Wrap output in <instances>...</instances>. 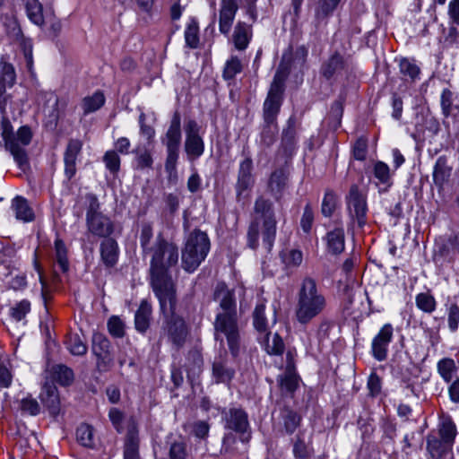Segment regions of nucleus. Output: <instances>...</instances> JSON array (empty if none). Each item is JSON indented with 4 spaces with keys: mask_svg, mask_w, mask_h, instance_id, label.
Instances as JSON below:
<instances>
[{
    "mask_svg": "<svg viewBox=\"0 0 459 459\" xmlns=\"http://www.w3.org/2000/svg\"><path fill=\"white\" fill-rule=\"evenodd\" d=\"M214 299L219 301L221 309L217 313L213 323L214 339L221 344L226 339L229 351L235 359L240 354L243 342L238 326L234 291L225 283H218L214 290Z\"/></svg>",
    "mask_w": 459,
    "mask_h": 459,
    "instance_id": "nucleus-1",
    "label": "nucleus"
},
{
    "mask_svg": "<svg viewBox=\"0 0 459 459\" xmlns=\"http://www.w3.org/2000/svg\"><path fill=\"white\" fill-rule=\"evenodd\" d=\"M277 233V219L273 202L264 195H258L254 203L250 223L247 231V246L252 250L259 247V238L270 252Z\"/></svg>",
    "mask_w": 459,
    "mask_h": 459,
    "instance_id": "nucleus-2",
    "label": "nucleus"
},
{
    "mask_svg": "<svg viewBox=\"0 0 459 459\" xmlns=\"http://www.w3.org/2000/svg\"><path fill=\"white\" fill-rule=\"evenodd\" d=\"M150 274L154 294L176 292V285L168 270L178 262V248L159 234L152 247Z\"/></svg>",
    "mask_w": 459,
    "mask_h": 459,
    "instance_id": "nucleus-3",
    "label": "nucleus"
},
{
    "mask_svg": "<svg viewBox=\"0 0 459 459\" xmlns=\"http://www.w3.org/2000/svg\"><path fill=\"white\" fill-rule=\"evenodd\" d=\"M155 296L159 300L162 320L160 336H166L168 342L178 351L186 342L189 328L184 317L177 313V291Z\"/></svg>",
    "mask_w": 459,
    "mask_h": 459,
    "instance_id": "nucleus-4",
    "label": "nucleus"
},
{
    "mask_svg": "<svg viewBox=\"0 0 459 459\" xmlns=\"http://www.w3.org/2000/svg\"><path fill=\"white\" fill-rule=\"evenodd\" d=\"M326 306L324 290L314 278L306 276L297 293L295 316L298 322L301 325L309 324L325 311Z\"/></svg>",
    "mask_w": 459,
    "mask_h": 459,
    "instance_id": "nucleus-5",
    "label": "nucleus"
},
{
    "mask_svg": "<svg viewBox=\"0 0 459 459\" xmlns=\"http://www.w3.org/2000/svg\"><path fill=\"white\" fill-rule=\"evenodd\" d=\"M1 126V136L4 142L5 149L11 152L18 167L25 170L29 167V158L24 147L31 142L32 133L30 128L28 126H21L16 135H14L9 120L4 119Z\"/></svg>",
    "mask_w": 459,
    "mask_h": 459,
    "instance_id": "nucleus-6",
    "label": "nucleus"
},
{
    "mask_svg": "<svg viewBox=\"0 0 459 459\" xmlns=\"http://www.w3.org/2000/svg\"><path fill=\"white\" fill-rule=\"evenodd\" d=\"M290 74L287 65L280 64L273 76L267 96L263 105L264 124H275L283 102L285 82Z\"/></svg>",
    "mask_w": 459,
    "mask_h": 459,
    "instance_id": "nucleus-7",
    "label": "nucleus"
},
{
    "mask_svg": "<svg viewBox=\"0 0 459 459\" xmlns=\"http://www.w3.org/2000/svg\"><path fill=\"white\" fill-rule=\"evenodd\" d=\"M211 248L208 235L198 230H194L187 237L182 250V267L187 273L195 272L205 260Z\"/></svg>",
    "mask_w": 459,
    "mask_h": 459,
    "instance_id": "nucleus-8",
    "label": "nucleus"
},
{
    "mask_svg": "<svg viewBox=\"0 0 459 459\" xmlns=\"http://www.w3.org/2000/svg\"><path fill=\"white\" fill-rule=\"evenodd\" d=\"M181 142V115L176 110L164 136L161 137V143L166 147L165 171L169 176L177 174Z\"/></svg>",
    "mask_w": 459,
    "mask_h": 459,
    "instance_id": "nucleus-9",
    "label": "nucleus"
},
{
    "mask_svg": "<svg viewBox=\"0 0 459 459\" xmlns=\"http://www.w3.org/2000/svg\"><path fill=\"white\" fill-rule=\"evenodd\" d=\"M349 216L359 228H363L368 221V203L366 193L358 185H351L345 197Z\"/></svg>",
    "mask_w": 459,
    "mask_h": 459,
    "instance_id": "nucleus-10",
    "label": "nucleus"
},
{
    "mask_svg": "<svg viewBox=\"0 0 459 459\" xmlns=\"http://www.w3.org/2000/svg\"><path fill=\"white\" fill-rule=\"evenodd\" d=\"M225 429L234 431L242 442L251 438V428L247 412L240 407H230L222 412Z\"/></svg>",
    "mask_w": 459,
    "mask_h": 459,
    "instance_id": "nucleus-11",
    "label": "nucleus"
},
{
    "mask_svg": "<svg viewBox=\"0 0 459 459\" xmlns=\"http://www.w3.org/2000/svg\"><path fill=\"white\" fill-rule=\"evenodd\" d=\"M200 130L201 126L195 119H189L185 124L184 151L189 161L198 160L204 153L205 144Z\"/></svg>",
    "mask_w": 459,
    "mask_h": 459,
    "instance_id": "nucleus-12",
    "label": "nucleus"
},
{
    "mask_svg": "<svg viewBox=\"0 0 459 459\" xmlns=\"http://www.w3.org/2000/svg\"><path fill=\"white\" fill-rule=\"evenodd\" d=\"M394 331L393 325L386 323L372 339L370 352L377 361H384L387 359L389 346L394 340Z\"/></svg>",
    "mask_w": 459,
    "mask_h": 459,
    "instance_id": "nucleus-13",
    "label": "nucleus"
},
{
    "mask_svg": "<svg viewBox=\"0 0 459 459\" xmlns=\"http://www.w3.org/2000/svg\"><path fill=\"white\" fill-rule=\"evenodd\" d=\"M236 375L231 366L228 351L223 350L214 358L212 365V377L216 384L230 385Z\"/></svg>",
    "mask_w": 459,
    "mask_h": 459,
    "instance_id": "nucleus-14",
    "label": "nucleus"
},
{
    "mask_svg": "<svg viewBox=\"0 0 459 459\" xmlns=\"http://www.w3.org/2000/svg\"><path fill=\"white\" fill-rule=\"evenodd\" d=\"M290 185V171L283 167L275 169L267 182V190L274 201L281 204Z\"/></svg>",
    "mask_w": 459,
    "mask_h": 459,
    "instance_id": "nucleus-15",
    "label": "nucleus"
},
{
    "mask_svg": "<svg viewBox=\"0 0 459 459\" xmlns=\"http://www.w3.org/2000/svg\"><path fill=\"white\" fill-rule=\"evenodd\" d=\"M91 351L97 358V365L101 369H108L113 363L111 354V343L101 333H95L92 335Z\"/></svg>",
    "mask_w": 459,
    "mask_h": 459,
    "instance_id": "nucleus-16",
    "label": "nucleus"
},
{
    "mask_svg": "<svg viewBox=\"0 0 459 459\" xmlns=\"http://www.w3.org/2000/svg\"><path fill=\"white\" fill-rule=\"evenodd\" d=\"M88 233L100 238H108L115 231V223L108 215L101 213L85 219Z\"/></svg>",
    "mask_w": 459,
    "mask_h": 459,
    "instance_id": "nucleus-17",
    "label": "nucleus"
},
{
    "mask_svg": "<svg viewBox=\"0 0 459 459\" xmlns=\"http://www.w3.org/2000/svg\"><path fill=\"white\" fill-rule=\"evenodd\" d=\"M320 73L326 80H336L346 75L348 65L343 56L335 52L323 63Z\"/></svg>",
    "mask_w": 459,
    "mask_h": 459,
    "instance_id": "nucleus-18",
    "label": "nucleus"
},
{
    "mask_svg": "<svg viewBox=\"0 0 459 459\" xmlns=\"http://www.w3.org/2000/svg\"><path fill=\"white\" fill-rule=\"evenodd\" d=\"M238 10V0H220L219 30L228 35Z\"/></svg>",
    "mask_w": 459,
    "mask_h": 459,
    "instance_id": "nucleus-19",
    "label": "nucleus"
},
{
    "mask_svg": "<svg viewBox=\"0 0 459 459\" xmlns=\"http://www.w3.org/2000/svg\"><path fill=\"white\" fill-rule=\"evenodd\" d=\"M139 436L136 421L130 418L127 422L124 444V459H141L139 453Z\"/></svg>",
    "mask_w": 459,
    "mask_h": 459,
    "instance_id": "nucleus-20",
    "label": "nucleus"
},
{
    "mask_svg": "<svg viewBox=\"0 0 459 459\" xmlns=\"http://www.w3.org/2000/svg\"><path fill=\"white\" fill-rule=\"evenodd\" d=\"M82 143L78 139L69 140L64 153L65 176L71 180L76 174V160L81 155Z\"/></svg>",
    "mask_w": 459,
    "mask_h": 459,
    "instance_id": "nucleus-21",
    "label": "nucleus"
},
{
    "mask_svg": "<svg viewBox=\"0 0 459 459\" xmlns=\"http://www.w3.org/2000/svg\"><path fill=\"white\" fill-rule=\"evenodd\" d=\"M453 172V166L449 163L446 155L439 156L433 167L432 179L437 190L443 191L445 186L449 182Z\"/></svg>",
    "mask_w": 459,
    "mask_h": 459,
    "instance_id": "nucleus-22",
    "label": "nucleus"
},
{
    "mask_svg": "<svg viewBox=\"0 0 459 459\" xmlns=\"http://www.w3.org/2000/svg\"><path fill=\"white\" fill-rule=\"evenodd\" d=\"M39 399L51 416L56 417L59 414L60 397L58 390L54 384H44L39 394Z\"/></svg>",
    "mask_w": 459,
    "mask_h": 459,
    "instance_id": "nucleus-23",
    "label": "nucleus"
},
{
    "mask_svg": "<svg viewBox=\"0 0 459 459\" xmlns=\"http://www.w3.org/2000/svg\"><path fill=\"white\" fill-rule=\"evenodd\" d=\"M253 160L250 156H246L240 162L238 172V180L236 183V192L238 198L243 192L251 188L254 183L253 176Z\"/></svg>",
    "mask_w": 459,
    "mask_h": 459,
    "instance_id": "nucleus-24",
    "label": "nucleus"
},
{
    "mask_svg": "<svg viewBox=\"0 0 459 459\" xmlns=\"http://www.w3.org/2000/svg\"><path fill=\"white\" fill-rule=\"evenodd\" d=\"M100 258L108 268L114 267L119 256V247L116 239L112 238H104L100 246Z\"/></svg>",
    "mask_w": 459,
    "mask_h": 459,
    "instance_id": "nucleus-25",
    "label": "nucleus"
},
{
    "mask_svg": "<svg viewBox=\"0 0 459 459\" xmlns=\"http://www.w3.org/2000/svg\"><path fill=\"white\" fill-rule=\"evenodd\" d=\"M326 251L333 255H341L345 249V233L343 228L337 227L328 231L325 237Z\"/></svg>",
    "mask_w": 459,
    "mask_h": 459,
    "instance_id": "nucleus-26",
    "label": "nucleus"
},
{
    "mask_svg": "<svg viewBox=\"0 0 459 459\" xmlns=\"http://www.w3.org/2000/svg\"><path fill=\"white\" fill-rule=\"evenodd\" d=\"M152 306L147 299H143L134 315V325L137 332L145 333L150 327Z\"/></svg>",
    "mask_w": 459,
    "mask_h": 459,
    "instance_id": "nucleus-27",
    "label": "nucleus"
},
{
    "mask_svg": "<svg viewBox=\"0 0 459 459\" xmlns=\"http://www.w3.org/2000/svg\"><path fill=\"white\" fill-rule=\"evenodd\" d=\"M426 448L432 459H440L452 450L453 446L435 434H429Z\"/></svg>",
    "mask_w": 459,
    "mask_h": 459,
    "instance_id": "nucleus-28",
    "label": "nucleus"
},
{
    "mask_svg": "<svg viewBox=\"0 0 459 459\" xmlns=\"http://www.w3.org/2000/svg\"><path fill=\"white\" fill-rule=\"evenodd\" d=\"M252 36L253 32L251 25L241 21L238 22L232 35V40L235 48L240 51L245 50L248 47L252 39Z\"/></svg>",
    "mask_w": 459,
    "mask_h": 459,
    "instance_id": "nucleus-29",
    "label": "nucleus"
},
{
    "mask_svg": "<svg viewBox=\"0 0 459 459\" xmlns=\"http://www.w3.org/2000/svg\"><path fill=\"white\" fill-rule=\"evenodd\" d=\"M167 445L169 446V459H187L190 448L186 438L182 436L173 437L172 435L168 437Z\"/></svg>",
    "mask_w": 459,
    "mask_h": 459,
    "instance_id": "nucleus-30",
    "label": "nucleus"
},
{
    "mask_svg": "<svg viewBox=\"0 0 459 459\" xmlns=\"http://www.w3.org/2000/svg\"><path fill=\"white\" fill-rule=\"evenodd\" d=\"M296 118L290 117L287 121V126L282 131L281 146L286 153L291 154L296 145Z\"/></svg>",
    "mask_w": 459,
    "mask_h": 459,
    "instance_id": "nucleus-31",
    "label": "nucleus"
},
{
    "mask_svg": "<svg viewBox=\"0 0 459 459\" xmlns=\"http://www.w3.org/2000/svg\"><path fill=\"white\" fill-rule=\"evenodd\" d=\"M12 208L15 212L16 219L24 222L32 221L35 218L32 208L28 201L22 196H16L12 203Z\"/></svg>",
    "mask_w": 459,
    "mask_h": 459,
    "instance_id": "nucleus-32",
    "label": "nucleus"
},
{
    "mask_svg": "<svg viewBox=\"0 0 459 459\" xmlns=\"http://www.w3.org/2000/svg\"><path fill=\"white\" fill-rule=\"evenodd\" d=\"M29 20L39 27L45 24L43 5L39 0H23Z\"/></svg>",
    "mask_w": 459,
    "mask_h": 459,
    "instance_id": "nucleus-33",
    "label": "nucleus"
},
{
    "mask_svg": "<svg viewBox=\"0 0 459 459\" xmlns=\"http://www.w3.org/2000/svg\"><path fill=\"white\" fill-rule=\"evenodd\" d=\"M185 43L186 47L195 49L199 46V23L196 18L191 17L187 22L185 29Z\"/></svg>",
    "mask_w": 459,
    "mask_h": 459,
    "instance_id": "nucleus-34",
    "label": "nucleus"
},
{
    "mask_svg": "<svg viewBox=\"0 0 459 459\" xmlns=\"http://www.w3.org/2000/svg\"><path fill=\"white\" fill-rule=\"evenodd\" d=\"M279 256L286 270L298 268L303 261V254L295 248H286L280 252Z\"/></svg>",
    "mask_w": 459,
    "mask_h": 459,
    "instance_id": "nucleus-35",
    "label": "nucleus"
},
{
    "mask_svg": "<svg viewBox=\"0 0 459 459\" xmlns=\"http://www.w3.org/2000/svg\"><path fill=\"white\" fill-rule=\"evenodd\" d=\"M55 262L62 273L69 270L68 249L63 239L56 238L54 241Z\"/></svg>",
    "mask_w": 459,
    "mask_h": 459,
    "instance_id": "nucleus-36",
    "label": "nucleus"
},
{
    "mask_svg": "<svg viewBox=\"0 0 459 459\" xmlns=\"http://www.w3.org/2000/svg\"><path fill=\"white\" fill-rule=\"evenodd\" d=\"M50 373L52 378L64 386L70 385L74 379L73 369L63 364L54 365Z\"/></svg>",
    "mask_w": 459,
    "mask_h": 459,
    "instance_id": "nucleus-37",
    "label": "nucleus"
},
{
    "mask_svg": "<svg viewBox=\"0 0 459 459\" xmlns=\"http://www.w3.org/2000/svg\"><path fill=\"white\" fill-rule=\"evenodd\" d=\"M204 359L198 351H190L187 355V363L186 365L187 377L193 379L198 377L202 372Z\"/></svg>",
    "mask_w": 459,
    "mask_h": 459,
    "instance_id": "nucleus-38",
    "label": "nucleus"
},
{
    "mask_svg": "<svg viewBox=\"0 0 459 459\" xmlns=\"http://www.w3.org/2000/svg\"><path fill=\"white\" fill-rule=\"evenodd\" d=\"M342 0H318L315 10V18L318 22L325 21L333 15Z\"/></svg>",
    "mask_w": 459,
    "mask_h": 459,
    "instance_id": "nucleus-39",
    "label": "nucleus"
},
{
    "mask_svg": "<svg viewBox=\"0 0 459 459\" xmlns=\"http://www.w3.org/2000/svg\"><path fill=\"white\" fill-rule=\"evenodd\" d=\"M457 429L451 417H443L438 426V437L454 446Z\"/></svg>",
    "mask_w": 459,
    "mask_h": 459,
    "instance_id": "nucleus-40",
    "label": "nucleus"
},
{
    "mask_svg": "<svg viewBox=\"0 0 459 459\" xmlns=\"http://www.w3.org/2000/svg\"><path fill=\"white\" fill-rule=\"evenodd\" d=\"M105 104V96L102 91H97L91 96H86L82 100V108L86 116L99 110Z\"/></svg>",
    "mask_w": 459,
    "mask_h": 459,
    "instance_id": "nucleus-41",
    "label": "nucleus"
},
{
    "mask_svg": "<svg viewBox=\"0 0 459 459\" xmlns=\"http://www.w3.org/2000/svg\"><path fill=\"white\" fill-rule=\"evenodd\" d=\"M299 377L298 373H283L277 377L281 392L284 394H292L299 386Z\"/></svg>",
    "mask_w": 459,
    "mask_h": 459,
    "instance_id": "nucleus-42",
    "label": "nucleus"
},
{
    "mask_svg": "<svg viewBox=\"0 0 459 459\" xmlns=\"http://www.w3.org/2000/svg\"><path fill=\"white\" fill-rule=\"evenodd\" d=\"M399 71L401 74L411 82H414L420 74V68L416 64L415 60L403 57L399 62Z\"/></svg>",
    "mask_w": 459,
    "mask_h": 459,
    "instance_id": "nucleus-43",
    "label": "nucleus"
},
{
    "mask_svg": "<svg viewBox=\"0 0 459 459\" xmlns=\"http://www.w3.org/2000/svg\"><path fill=\"white\" fill-rule=\"evenodd\" d=\"M416 307L426 314H432L437 306L435 297L430 291L418 293L415 297Z\"/></svg>",
    "mask_w": 459,
    "mask_h": 459,
    "instance_id": "nucleus-44",
    "label": "nucleus"
},
{
    "mask_svg": "<svg viewBox=\"0 0 459 459\" xmlns=\"http://www.w3.org/2000/svg\"><path fill=\"white\" fill-rule=\"evenodd\" d=\"M373 173L378 182L385 186V188L383 191H387V189L393 185L389 166L384 161L378 160L374 164Z\"/></svg>",
    "mask_w": 459,
    "mask_h": 459,
    "instance_id": "nucleus-45",
    "label": "nucleus"
},
{
    "mask_svg": "<svg viewBox=\"0 0 459 459\" xmlns=\"http://www.w3.org/2000/svg\"><path fill=\"white\" fill-rule=\"evenodd\" d=\"M455 98V93L450 89H443L440 95V107L445 117H449L455 109H459V106L454 104Z\"/></svg>",
    "mask_w": 459,
    "mask_h": 459,
    "instance_id": "nucleus-46",
    "label": "nucleus"
},
{
    "mask_svg": "<svg viewBox=\"0 0 459 459\" xmlns=\"http://www.w3.org/2000/svg\"><path fill=\"white\" fill-rule=\"evenodd\" d=\"M65 343L74 356H83L87 353L88 347L77 333L68 334Z\"/></svg>",
    "mask_w": 459,
    "mask_h": 459,
    "instance_id": "nucleus-47",
    "label": "nucleus"
},
{
    "mask_svg": "<svg viewBox=\"0 0 459 459\" xmlns=\"http://www.w3.org/2000/svg\"><path fill=\"white\" fill-rule=\"evenodd\" d=\"M282 421L285 432L291 435L299 427L301 416L293 410L286 408L282 411Z\"/></svg>",
    "mask_w": 459,
    "mask_h": 459,
    "instance_id": "nucleus-48",
    "label": "nucleus"
},
{
    "mask_svg": "<svg viewBox=\"0 0 459 459\" xmlns=\"http://www.w3.org/2000/svg\"><path fill=\"white\" fill-rule=\"evenodd\" d=\"M437 369L442 379L446 383H450L454 374L457 370L455 362L451 358H443L437 364Z\"/></svg>",
    "mask_w": 459,
    "mask_h": 459,
    "instance_id": "nucleus-49",
    "label": "nucleus"
},
{
    "mask_svg": "<svg viewBox=\"0 0 459 459\" xmlns=\"http://www.w3.org/2000/svg\"><path fill=\"white\" fill-rule=\"evenodd\" d=\"M153 238V227L151 222H143L141 225L139 241L143 255L151 254L152 247L150 246Z\"/></svg>",
    "mask_w": 459,
    "mask_h": 459,
    "instance_id": "nucleus-50",
    "label": "nucleus"
},
{
    "mask_svg": "<svg viewBox=\"0 0 459 459\" xmlns=\"http://www.w3.org/2000/svg\"><path fill=\"white\" fill-rule=\"evenodd\" d=\"M338 205V196L331 189H327L325 192V195L323 197L322 204H321V213L325 217H331L335 212Z\"/></svg>",
    "mask_w": 459,
    "mask_h": 459,
    "instance_id": "nucleus-51",
    "label": "nucleus"
},
{
    "mask_svg": "<svg viewBox=\"0 0 459 459\" xmlns=\"http://www.w3.org/2000/svg\"><path fill=\"white\" fill-rule=\"evenodd\" d=\"M76 439L80 445L91 448L94 446L93 429L89 424H81L76 429Z\"/></svg>",
    "mask_w": 459,
    "mask_h": 459,
    "instance_id": "nucleus-52",
    "label": "nucleus"
},
{
    "mask_svg": "<svg viewBox=\"0 0 459 459\" xmlns=\"http://www.w3.org/2000/svg\"><path fill=\"white\" fill-rule=\"evenodd\" d=\"M253 325L260 333H266L268 330V321L265 316V305L264 302L256 304L253 312Z\"/></svg>",
    "mask_w": 459,
    "mask_h": 459,
    "instance_id": "nucleus-53",
    "label": "nucleus"
},
{
    "mask_svg": "<svg viewBox=\"0 0 459 459\" xmlns=\"http://www.w3.org/2000/svg\"><path fill=\"white\" fill-rule=\"evenodd\" d=\"M15 81L16 73L13 65L2 57L0 60V82L8 87H13Z\"/></svg>",
    "mask_w": 459,
    "mask_h": 459,
    "instance_id": "nucleus-54",
    "label": "nucleus"
},
{
    "mask_svg": "<svg viewBox=\"0 0 459 459\" xmlns=\"http://www.w3.org/2000/svg\"><path fill=\"white\" fill-rule=\"evenodd\" d=\"M243 70V65L241 60L237 56H230L226 61L222 77L226 81L233 80L238 74H240Z\"/></svg>",
    "mask_w": 459,
    "mask_h": 459,
    "instance_id": "nucleus-55",
    "label": "nucleus"
},
{
    "mask_svg": "<svg viewBox=\"0 0 459 459\" xmlns=\"http://www.w3.org/2000/svg\"><path fill=\"white\" fill-rule=\"evenodd\" d=\"M293 455L298 459H307L311 455V450L306 444L304 436L301 432H299L293 443Z\"/></svg>",
    "mask_w": 459,
    "mask_h": 459,
    "instance_id": "nucleus-56",
    "label": "nucleus"
},
{
    "mask_svg": "<svg viewBox=\"0 0 459 459\" xmlns=\"http://www.w3.org/2000/svg\"><path fill=\"white\" fill-rule=\"evenodd\" d=\"M103 162L106 169L114 176L120 170L121 159L115 151H108L103 156Z\"/></svg>",
    "mask_w": 459,
    "mask_h": 459,
    "instance_id": "nucleus-57",
    "label": "nucleus"
},
{
    "mask_svg": "<svg viewBox=\"0 0 459 459\" xmlns=\"http://www.w3.org/2000/svg\"><path fill=\"white\" fill-rule=\"evenodd\" d=\"M30 312V302L28 299H22L10 308V316L16 322L23 320Z\"/></svg>",
    "mask_w": 459,
    "mask_h": 459,
    "instance_id": "nucleus-58",
    "label": "nucleus"
},
{
    "mask_svg": "<svg viewBox=\"0 0 459 459\" xmlns=\"http://www.w3.org/2000/svg\"><path fill=\"white\" fill-rule=\"evenodd\" d=\"M135 153V162L137 169H152L153 164V159L152 153L147 149L144 150H135L133 152Z\"/></svg>",
    "mask_w": 459,
    "mask_h": 459,
    "instance_id": "nucleus-59",
    "label": "nucleus"
},
{
    "mask_svg": "<svg viewBox=\"0 0 459 459\" xmlns=\"http://www.w3.org/2000/svg\"><path fill=\"white\" fill-rule=\"evenodd\" d=\"M277 132V122L275 124H264L261 133L262 143L266 147L272 146L276 141Z\"/></svg>",
    "mask_w": 459,
    "mask_h": 459,
    "instance_id": "nucleus-60",
    "label": "nucleus"
},
{
    "mask_svg": "<svg viewBox=\"0 0 459 459\" xmlns=\"http://www.w3.org/2000/svg\"><path fill=\"white\" fill-rule=\"evenodd\" d=\"M285 345L282 338L278 334L274 333L272 340L267 338L265 344V351L270 355H281L284 351Z\"/></svg>",
    "mask_w": 459,
    "mask_h": 459,
    "instance_id": "nucleus-61",
    "label": "nucleus"
},
{
    "mask_svg": "<svg viewBox=\"0 0 459 459\" xmlns=\"http://www.w3.org/2000/svg\"><path fill=\"white\" fill-rule=\"evenodd\" d=\"M446 306L448 328L452 333H455L459 327V305L457 303H450Z\"/></svg>",
    "mask_w": 459,
    "mask_h": 459,
    "instance_id": "nucleus-62",
    "label": "nucleus"
},
{
    "mask_svg": "<svg viewBox=\"0 0 459 459\" xmlns=\"http://www.w3.org/2000/svg\"><path fill=\"white\" fill-rule=\"evenodd\" d=\"M85 202H86V218L89 219L95 215L101 214L100 212V204L97 195L93 193H88L85 195Z\"/></svg>",
    "mask_w": 459,
    "mask_h": 459,
    "instance_id": "nucleus-63",
    "label": "nucleus"
},
{
    "mask_svg": "<svg viewBox=\"0 0 459 459\" xmlns=\"http://www.w3.org/2000/svg\"><path fill=\"white\" fill-rule=\"evenodd\" d=\"M368 154V139L365 136L359 137L352 146V156L355 160L363 161Z\"/></svg>",
    "mask_w": 459,
    "mask_h": 459,
    "instance_id": "nucleus-64",
    "label": "nucleus"
}]
</instances>
